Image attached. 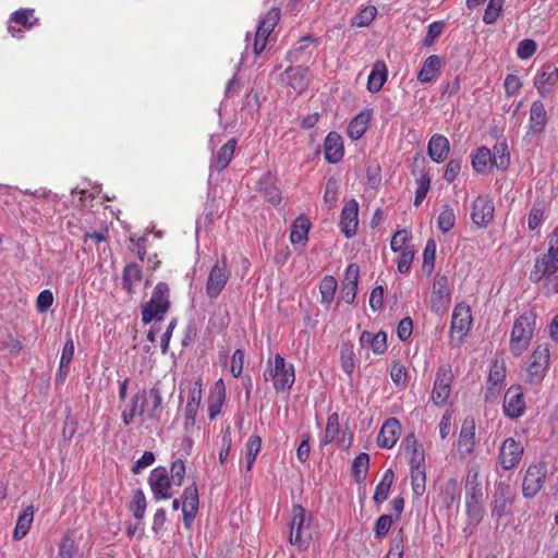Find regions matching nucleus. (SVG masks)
<instances>
[{"mask_svg": "<svg viewBox=\"0 0 558 558\" xmlns=\"http://www.w3.org/2000/svg\"><path fill=\"white\" fill-rule=\"evenodd\" d=\"M436 247L437 245L435 240L429 239L424 248L422 268L427 275H430L435 267Z\"/></svg>", "mask_w": 558, "mask_h": 558, "instance_id": "45", "label": "nucleus"}, {"mask_svg": "<svg viewBox=\"0 0 558 558\" xmlns=\"http://www.w3.org/2000/svg\"><path fill=\"white\" fill-rule=\"evenodd\" d=\"M264 378L265 380L271 379L277 391L288 390L295 379L294 367L292 364H287L280 354H276L274 363L271 360L268 361V368L264 372Z\"/></svg>", "mask_w": 558, "mask_h": 558, "instance_id": "5", "label": "nucleus"}, {"mask_svg": "<svg viewBox=\"0 0 558 558\" xmlns=\"http://www.w3.org/2000/svg\"><path fill=\"white\" fill-rule=\"evenodd\" d=\"M537 45L533 39H523L519 43L517 53L521 59H529L536 51Z\"/></svg>", "mask_w": 558, "mask_h": 558, "instance_id": "61", "label": "nucleus"}, {"mask_svg": "<svg viewBox=\"0 0 558 558\" xmlns=\"http://www.w3.org/2000/svg\"><path fill=\"white\" fill-rule=\"evenodd\" d=\"M452 373L450 369L440 367L437 371L434 388L432 391V400L436 405H442L449 398L452 381Z\"/></svg>", "mask_w": 558, "mask_h": 558, "instance_id": "12", "label": "nucleus"}, {"mask_svg": "<svg viewBox=\"0 0 558 558\" xmlns=\"http://www.w3.org/2000/svg\"><path fill=\"white\" fill-rule=\"evenodd\" d=\"M400 433L401 424L397 418L390 417L386 420L377 437L378 446L386 449L392 448L399 439Z\"/></svg>", "mask_w": 558, "mask_h": 558, "instance_id": "16", "label": "nucleus"}, {"mask_svg": "<svg viewBox=\"0 0 558 558\" xmlns=\"http://www.w3.org/2000/svg\"><path fill=\"white\" fill-rule=\"evenodd\" d=\"M525 410L523 391L520 386H511L504 398V412L510 418L520 417Z\"/></svg>", "mask_w": 558, "mask_h": 558, "instance_id": "11", "label": "nucleus"}, {"mask_svg": "<svg viewBox=\"0 0 558 558\" xmlns=\"http://www.w3.org/2000/svg\"><path fill=\"white\" fill-rule=\"evenodd\" d=\"M450 144L446 136L434 134L428 142V155L435 162H442L449 153Z\"/></svg>", "mask_w": 558, "mask_h": 558, "instance_id": "24", "label": "nucleus"}, {"mask_svg": "<svg viewBox=\"0 0 558 558\" xmlns=\"http://www.w3.org/2000/svg\"><path fill=\"white\" fill-rule=\"evenodd\" d=\"M289 543L295 546L300 551L308 548L313 538L310 527V518L303 506L295 504L292 506V519L290 521Z\"/></svg>", "mask_w": 558, "mask_h": 558, "instance_id": "1", "label": "nucleus"}, {"mask_svg": "<svg viewBox=\"0 0 558 558\" xmlns=\"http://www.w3.org/2000/svg\"><path fill=\"white\" fill-rule=\"evenodd\" d=\"M230 277L227 268V258L222 256L211 268L206 283V293L210 299H216L226 287Z\"/></svg>", "mask_w": 558, "mask_h": 558, "instance_id": "7", "label": "nucleus"}, {"mask_svg": "<svg viewBox=\"0 0 558 558\" xmlns=\"http://www.w3.org/2000/svg\"><path fill=\"white\" fill-rule=\"evenodd\" d=\"M390 376L396 385L405 386L408 372L404 365L400 363H395L393 366L391 367Z\"/></svg>", "mask_w": 558, "mask_h": 558, "instance_id": "64", "label": "nucleus"}, {"mask_svg": "<svg viewBox=\"0 0 558 558\" xmlns=\"http://www.w3.org/2000/svg\"><path fill=\"white\" fill-rule=\"evenodd\" d=\"M483 490L482 489H466L465 504L466 513L472 522L478 523L482 520L483 513Z\"/></svg>", "mask_w": 558, "mask_h": 558, "instance_id": "23", "label": "nucleus"}, {"mask_svg": "<svg viewBox=\"0 0 558 558\" xmlns=\"http://www.w3.org/2000/svg\"><path fill=\"white\" fill-rule=\"evenodd\" d=\"M532 363L529 366L530 383H538L547 368L549 362V353L547 349L537 348L532 354Z\"/></svg>", "mask_w": 558, "mask_h": 558, "instance_id": "19", "label": "nucleus"}, {"mask_svg": "<svg viewBox=\"0 0 558 558\" xmlns=\"http://www.w3.org/2000/svg\"><path fill=\"white\" fill-rule=\"evenodd\" d=\"M488 165L493 166L492 151L487 147H481L472 157V166L476 172L485 171Z\"/></svg>", "mask_w": 558, "mask_h": 558, "instance_id": "43", "label": "nucleus"}, {"mask_svg": "<svg viewBox=\"0 0 558 558\" xmlns=\"http://www.w3.org/2000/svg\"><path fill=\"white\" fill-rule=\"evenodd\" d=\"M505 0H489L484 12L483 21L486 24H494L499 17Z\"/></svg>", "mask_w": 558, "mask_h": 558, "instance_id": "52", "label": "nucleus"}, {"mask_svg": "<svg viewBox=\"0 0 558 558\" xmlns=\"http://www.w3.org/2000/svg\"><path fill=\"white\" fill-rule=\"evenodd\" d=\"M33 9H21L12 13L10 23H15L23 26L26 29H31L37 22L38 19L34 17Z\"/></svg>", "mask_w": 558, "mask_h": 558, "instance_id": "40", "label": "nucleus"}, {"mask_svg": "<svg viewBox=\"0 0 558 558\" xmlns=\"http://www.w3.org/2000/svg\"><path fill=\"white\" fill-rule=\"evenodd\" d=\"M74 355V342L73 339L70 337L62 350L61 359H60V365H59V378L61 381L64 380L65 376L69 372V365L73 359Z\"/></svg>", "mask_w": 558, "mask_h": 558, "instance_id": "39", "label": "nucleus"}, {"mask_svg": "<svg viewBox=\"0 0 558 558\" xmlns=\"http://www.w3.org/2000/svg\"><path fill=\"white\" fill-rule=\"evenodd\" d=\"M203 396L202 390V380L198 379L194 387L190 389L189 391V400L185 405V423L184 427L185 429H190L194 427L195 425V416L197 414L198 408L201 405Z\"/></svg>", "mask_w": 558, "mask_h": 558, "instance_id": "17", "label": "nucleus"}, {"mask_svg": "<svg viewBox=\"0 0 558 558\" xmlns=\"http://www.w3.org/2000/svg\"><path fill=\"white\" fill-rule=\"evenodd\" d=\"M438 227L444 232H449L456 223V215L452 208L449 207V205H445L444 210L439 214L438 219Z\"/></svg>", "mask_w": 558, "mask_h": 558, "instance_id": "49", "label": "nucleus"}, {"mask_svg": "<svg viewBox=\"0 0 558 558\" xmlns=\"http://www.w3.org/2000/svg\"><path fill=\"white\" fill-rule=\"evenodd\" d=\"M517 498V490L513 485L507 481H499L495 484V490L492 500V515L497 522L513 514V504Z\"/></svg>", "mask_w": 558, "mask_h": 558, "instance_id": "4", "label": "nucleus"}, {"mask_svg": "<svg viewBox=\"0 0 558 558\" xmlns=\"http://www.w3.org/2000/svg\"><path fill=\"white\" fill-rule=\"evenodd\" d=\"M337 280L333 276H325L319 284L322 303L330 304L337 290Z\"/></svg>", "mask_w": 558, "mask_h": 558, "instance_id": "42", "label": "nucleus"}, {"mask_svg": "<svg viewBox=\"0 0 558 558\" xmlns=\"http://www.w3.org/2000/svg\"><path fill=\"white\" fill-rule=\"evenodd\" d=\"M536 315L530 311L519 316L513 325L510 339V350L515 355H521L530 345L535 328Z\"/></svg>", "mask_w": 558, "mask_h": 558, "instance_id": "3", "label": "nucleus"}, {"mask_svg": "<svg viewBox=\"0 0 558 558\" xmlns=\"http://www.w3.org/2000/svg\"><path fill=\"white\" fill-rule=\"evenodd\" d=\"M198 489L195 483L185 487L183 492V505L182 507L198 509Z\"/></svg>", "mask_w": 558, "mask_h": 558, "instance_id": "56", "label": "nucleus"}, {"mask_svg": "<svg viewBox=\"0 0 558 558\" xmlns=\"http://www.w3.org/2000/svg\"><path fill=\"white\" fill-rule=\"evenodd\" d=\"M340 434V424H339V415L338 413H332L328 416L327 426L325 430V441L326 442H343V439L339 438Z\"/></svg>", "mask_w": 558, "mask_h": 558, "instance_id": "44", "label": "nucleus"}, {"mask_svg": "<svg viewBox=\"0 0 558 558\" xmlns=\"http://www.w3.org/2000/svg\"><path fill=\"white\" fill-rule=\"evenodd\" d=\"M146 403H147L146 391L140 390L132 397L131 408H130L129 412H134V415H136V414L142 415L144 413Z\"/></svg>", "mask_w": 558, "mask_h": 558, "instance_id": "60", "label": "nucleus"}, {"mask_svg": "<svg viewBox=\"0 0 558 558\" xmlns=\"http://www.w3.org/2000/svg\"><path fill=\"white\" fill-rule=\"evenodd\" d=\"M368 465H369V456L366 452H361L353 460L352 475L357 483H362L366 478Z\"/></svg>", "mask_w": 558, "mask_h": 558, "instance_id": "38", "label": "nucleus"}, {"mask_svg": "<svg viewBox=\"0 0 558 558\" xmlns=\"http://www.w3.org/2000/svg\"><path fill=\"white\" fill-rule=\"evenodd\" d=\"M547 476V465L544 462L531 464L523 477L522 494L525 498L535 497L543 488Z\"/></svg>", "mask_w": 558, "mask_h": 558, "instance_id": "6", "label": "nucleus"}, {"mask_svg": "<svg viewBox=\"0 0 558 558\" xmlns=\"http://www.w3.org/2000/svg\"><path fill=\"white\" fill-rule=\"evenodd\" d=\"M171 482L178 486H181L185 475V463L182 459H177L171 464Z\"/></svg>", "mask_w": 558, "mask_h": 558, "instance_id": "59", "label": "nucleus"}, {"mask_svg": "<svg viewBox=\"0 0 558 558\" xmlns=\"http://www.w3.org/2000/svg\"><path fill=\"white\" fill-rule=\"evenodd\" d=\"M493 166L499 170H507L510 165V153L507 141H498L492 153Z\"/></svg>", "mask_w": 558, "mask_h": 558, "instance_id": "31", "label": "nucleus"}, {"mask_svg": "<svg viewBox=\"0 0 558 558\" xmlns=\"http://www.w3.org/2000/svg\"><path fill=\"white\" fill-rule=\"evenodd\" d=\"M371 349L375 354H381L387 349V335L379 331L372 337Z\"/></svg>", "mask_w": 558, "mask_h": 558, "instance_id": "63", "label": "nucleus"}, {"mask_svg": "<svg viewBox=\"0 0 558 558\" xmlns=\"http://www.w3.org/2000/svg\"><path fill=\"white\" fill-rule=\"evenodd\" d=\"M34 518V509L32 506L26 507L19 515L14 529V539H22L29 531Z\"/></svg>", "mask_w": 558, "mask_h": 558, "instance_id": "35", "label": "nucleus"}, {"mask_svg": "<svg viewBox=\"0 0 558 558\" xmlns=\"http://www.w3.org/2000/svg\"><path fill=\"white\" fill-rule=\"evenodd\" d=\"M387 81V66L383 61H376L368 76L367 89L371 93H378Z\"/></svg>", "mask_w": 558, "mask_h": 558, "instance_id": "28", "label": "nucleus"}, {"mask_svg": "<svg viewBox=\"0 0 558 558\" xmlns=\"http://www.w3.org/2000/svg\"><path fill=\"white\" fill-rule=\"evenodd\" d=\"M369 120L371 114L368 112H361L355 118H353L348 126L349 137L352 140L361 138L367 130Z\"/></svg>", "mask_w": 558, "mask_h": 558, "instance_id": "33", "label": "nucleus"}, {"mask_svg": "<svg viewBox=\"0 0 558 558\" xmlns=\"http://www.w3.org/2000/svg\"><path fill=\"white\" fill-rule=\"evenodd\" d=\"M324 150L328 162H339L343 157L342 137L337 132H330L325 138Z\"/></svg>", "mask_w": 558, "mask_h": 558, "instance_id": "22", "label": "nucleus"}, {"mask_svg": "<svg viewBox=\"0 0 558 558\" xmlns=\"http://www.w3.org/2000/svg\"><path fill=\"white\" fill-rule=\"evenodd\" d=\"M258 191L274 205H278L281 201L280 191L274 185V178L270 173H266L259 180Z\"/></svg>", "mask_w": 558, "mask_h": 558, "instance_id": "30", "label": "nucleus"}, {"mask_svg": "<svg viewBox=\"0 0 558 558\" xmlns=\"http://www.w3.org/2000/svg\"><path fill=\"white\" fill-rule=\"evenodd\" d=\"M146 498L142 489H136L133 499L130 504V510L133 512L134 518L141 521L146 511Z\"/></svg>", "mask_w": 558, "mask_h": 558, "instance_id": "48", "label": "nucleus"}, {"mask_svg": "<svg viewBox=\"0 0 558 558\" xmlns=\"http://www.w3.org/2000/svg\"><path fill=\"white\" fill-rule=\"evenodd\" d=\"M412 489L415 496L420 497L425 493L426 473L425 469L411 470Z\"/></svg>", "mask_w": 558, "mask_h": 558, "instance_id": "50", "label": "nucleus"}, {"mask_svg": "<svg viewBox=\"0 0 558 558\" xmlns=\"http://www.w3.org/2000/svg\"><path fill=\"white\" fill-rule=\"evenodd\" d=\"M392 524V517L390 514H381L375 523V537L383 539L388 534Z\"/></svg>", "mask_w": 558, "mask_h": 558, "instance_id": "58", "label": "nucleus"}, {"mask_svg": "<svg viewBox=\"0 0 558 558\" xmlns=\"http://www.w3.org/2000/svg\"><path fill=\"white\" fill-rule=\"evenodd\" d=\"M506 377V366L505 363L498 360H495L490 366L488 383L490 386L487 388L486 399L489 397H496L499 393L500 385L504 383Z\"/></svg>", "mask_w": 558, "mask_h": 558, "instance_id": "25", "label": "nucleus"}, {"mask_svg": "<svg viewBox=\"0 0 558 558\" xmlns=\"http://www.w3.org/2000/svg\"><path fill=\"white\" fill-rule=\"evenodd\" d=\"M440 57L432 54L424 61L423 66L417 74V80L421 83H430L440 73Z\"/></svg>", "mask_w": 558, "mask_h": 558, "instance_id": "27", "label": "nucleus"}, {"mask_svg": "<svg viewBox=\"0 0 558 558\" xmlns=\"http://www.w3.org/2000/svg\"><path fill=\"white\" fill-rule=\"evenodd\" d=\"M475 448V422L472 417H466L463 421L459 439L458 449L463 456H469Z\"/></svg>", "mask_w": 558, "mask_h": 558, "instance_id": "18", "label": "nucleus"}, {"mask_svg": "<svg viewBox=\"0 0 558 558\" xmlns=\"http://www.w3.org/2000/svg\"><path fill=\"white\" fill-rule=\"evenodd\" d=\"M548 117L544 104L536 100L532 104L530 109L529 131L526 137L530 135L542 134L547 125Z\"/></svg>", "mask_w": 558, "mask_h": 558, "instance_id": "15", "label": "nucleus"}, {"mask_svg": "<svg viewBox=\"0 0 558 558\" xmlns=\"http://www.w3.org/2000/svg\"><path fill=\"white\" fill-rule=\"evenodd\" d=\"M148 483L155 499H168L172 496L171 480L163 466H158L150 472Z\"/></svg>", "mask_w": 558, "mask_h": 558, "instance_id": "9", "label": "nucleus"}, {"mask_svg": "<svg viewBox=\"0 0 558 558\" xmlns=\"http://www.w3.org/2000/svg\"><path fill=\"white\" fill-rule=\"evenodd\" d=\"M494 203L488 196H478L472 206L471 218L472 221L481 227L485 228L494 218Z\"/></svg>", "mask_w": 558, "mask_h": 558, "instance_id": "13", "label": "nucleus"}, {"mask_svg": "<svg viewBox=\"0 0 558 558\" xmlns=\"http://www.w3.org/2000/svg\"><path fill=\"white\" fill-rule=\"evenodd\" d=\"M472 312L470 305L465 303H459L456 305L452 318H451V327L450 332L453 335L454 332L459 335L460 341L468 335L471 325H472Z\"/></svg>", "mask_w": 558, "mask_h": 558, "instance_id": "8", "label": "nucleus"}, {"mask_svg": "<svg viewBox=\"0 0 558 558\" xmlns=\"http://www.w3.org/2000/svg\"><path fill=\"white\" fill-rule=\"evenodd\" d=\"M557 83L558 69L554 64H545L534 81V85L542 96L547 95Z\"/></svg>", "mask_w": 558, "mask_h": 558, "instance_id": "21", "label": "nucleus"}, {"mask_svg": "<svg viewBox=\"0 0 558 558\" xmlns=\"http://www.w3.org/2000/svg\"><path fill=\"white\" fill-rule=\"evenodd\" d=\"M339 185L335 178L328 179L325 187L324 203L329 209L333 208L338 201Z\"/></svg>", "mask_w": 558, "mask_h": 558, "instance_id": "51", "label": "nucleus"}, {"mask_svg": "<svg viewBox=\"0 0 558 558\" xmlns=\"http://www.w3.org/2000/svg\"><path fill=\"white\" fill-rule=\"evenodd\" d=\"M280 20V10L279 9H271L269 10L266 15L263 17V20L259 22L256 32L259 37H265L268 39L269 35L274 31L275 26Z\"/></svg>", "mask_w": 558, "mask_h": 558, "instance_id": "34", "label": "nucleus"}, {"mask_svg": "<svg viewBox=\"0 0 558 558\" xmlns=\"http://www.w3.org/2000/svg\"><path fill=\"white\" fill-rule=\"evenodd\" d=\"M142 279V269L135 263L128 264L123 269L122 275V284L124 290L129 293H133V284L141 281Z\"/></svg>", "mask_w": 558, "mask_h": 558, "instance_id": "36", "label": "nucleus"}, {"mask_svg": "<svg viewBox=\"0 0 558 558\" xmlns=\"http://www.w3.org/2000/svg\"><path fill=\"white\" fill-rule=\"evenodd\" d=\"M149 397L153 399V405L148 411V417L154 421H159L162 412V396L158 384L154 385L149 390Z\"/></svg>", "mask_w": 558, "mask_h": 558, "instance_id": "41", "label": "nucleus"}, {"mask_svg": "<svg viewBox=\"0 0 558 558\" xmlns=\"http://www.w3.org/2000/svg\"><path fill=\"white\" fill-rule=\"evenodd\" d=\"M523 451V446L514 438L505 439L499 451L501 468L507 471L513 469L521 461Z\"/></svg>", "mask_w": 558, "mask_h": 558, "instance_id": "10", "label": "nucleus"}, {"mask_svg": "<svg viewBox=\"0 0 558 558\" xmlns=\"http://www.w3.org/2000/svg\"><path fill=\"white\" fill-rule=\"evenodd\" d=\"M395 474L391 469L385 471L380 482L375 488L373 500L376 505L383 504L387 498L393 483Z\"/></svg>", "mask_w": 558, "mask_h": 558, "instance_id": "32", "label": "nucleus"}, {"mask_svg": "<svg viewBox=\"0 0 558 558\" xmlns=\"http://www.w3.org/2000/svg\"><path fill=\"white\" fill-rule=\"evenodd\" d=\"M262 448V438L258 435H252L246 444V470L251 471L257 454Z\"/></svg>", "mask_w": 558, "mask_h": 558, "instance_id": "46", "label": "nucleus"}, {"mask_svg": "<svg viewBox=\"0 0 558 558\" xmlns=\"http://www.w3.org/2000/svg\"><path fill=\"white\" fill-rule=\"evenodd\" d=\"M311 222L305 216H300L292 225L290 240L293 244L304 245L308 240Z\"/></svg>", "mask_w": 558, "mask_h": 558, "instance_id": "29", "label": "nucleus"}, {"mask_svg": "<svg viewBox=\"0 0 558 558\" xmlns=\"http://www.w3.org/2000/svg\"><path fill=\"white\" fill-rule=\"evenodd\" d=\"M340 362L343 372L351 375L354 371V352L351 343H343L340 350Z\"/></svg>", "mask_w": 558, "mask_h": 558, "instance_id": "47", "label": "nucleus"}, {"mask_svg": "<svg viewBox=\"0 0 558 558\" xmlns=\"http://www.w3.org/2000/svg\"><path fill=\"white\" fill-rule=\"evenodd\" d=\"M357 214V202L353 198L348 201L342 208L340 217L341 231L348 239L352 238L356 233L359 226Z\"/></svg>", "mask_w": 558, "mask_h": 558, "instance_id": "14", "label": "nucleus"}, {"mask_svg": "<svg viewBox=\"0 0 558 558\" xmlns=\"http://www.w3.org/2000/svg\"><path fill=\"white\" fill-rule=\"evenodd\" d=\"M412 329H413L412 318L409 316L402 318L397 328L398 338L401 341H407L412 335Z\"/></svg>", "mask_w": 558, "mask_h": 558, "instance_id": "62", "label": "nucleus"}, {"mask_svg": "<svg viewBox=\"0 0 558 558\" xmlns=\"http://www.w3.org/2000/svg\"><path fill=\"white\" fill-rule=\"evenodd\" d=\"M439 296V301L450 299V291L448 288V279L446 276L437 275L433 284V295Z\"/></svg>", "mask_w": 558, "mask_h": 558, "instance_id": "54", "label": "nucleus"}, {"mask_svg": "<svg viewBox=\"0 0 558 558\" xmlns=\"http://www.w3.org/2000/svg\"><path fill=\"white\" fill-rule=\"evenodd\" d=\"M377 14V9L374 5L365 7L355 15L353 24L360 27L369 25Z\"/></svg>", "mask_w": 558, "mask_h": 558, "instance_id": "55", "label": "nucleus"}, {"mask_svg": "<svg viewBox=\"0 0 558 558\" xmlns=\"http://www.w3.org/2000/svg\"><path fill=\"white\" fill-rule=\"evenodd\" d=\"M553 253L554 248L549 247L546 254H543L537 258L538 267H543L550 276L558 271V258H553Z\"/></svg>", "mask_w": 558, "mask_h": 558, "instance_id": "53", "label": "nucleus"}, {"mask_svg": "<svg viewBox=\"0 0 558 558\" xmlns=\"http://www.w3.org/2000/svg\"><path fill=\"white\" fill-rule=\"evenodd\" d=\"M461 495V488L456 478H449L442 490H441V500L446 505V507L450 508L456 501L459 500Z\"/></svg>", "mask_w": 558, "mask_h": 558, "instance_id": "37", "label": "nucleus"}, {"mask_svg": "<svg viewBox=\"0 0 558 558\" xmlns=\"http://www.w3.org/2000/svg\"><path fill=\"white\" fill-rule=\"evenodd\" d=\"M171 306L170 288L166 282H158L150 300L142 307V320L149 324L153 320L160 322Z\"/></svg>", "mask_w": 558, "mask_h": 558, "instance_id": "2", "label": "nucleus"}, {"mask_svg": "<svg viewBox=\"0 0 558 558\" xmlns=\"http://www.w3.org/2000/svg\"><path fill=\"white\" fill-rule=\"evenodd\" d=\"M403 531L399 530L398 534L391 539L389 551L386 558H402L403 556Z\"/></svg>", "mask_w": 558, "mask_h": 558, "instance_id": "57", "label": "nucleus"}, {"mask_svg": "<svg viewBox=\"0 0 558 558\" xmlns=\"http://www.w3.org/2000/svg\"><path fill=\"white\" fill-rule=\"evenodd\" d=\"M282 76L283 81L299 93L303 92L308 86V69L306 66H289Z\"/></svg>", "mask_w": 558, "mask_h": 558, "instance_id": "20", "label": "nucleus"}, {"mask_svg": "<svg viewBox=\"0 0 558 558\" xmlns=\"http://www.w3.org/2000/svg\"><path fill=\"white\" fill-rule=\"evenodd\" d=\"M236 140L231 138L220 147L216 157L211 161V168L218 172L225 170L233 158L236 147Z\"/></svg>", "mask_w": 558, "mask_h": 558, "instance_id": "26", "label": "nucleus"}]
</instances>
